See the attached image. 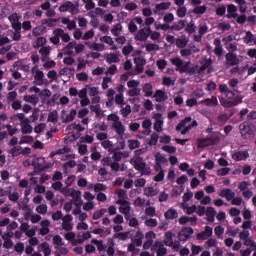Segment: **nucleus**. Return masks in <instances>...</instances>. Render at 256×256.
I'll use <instances>...</instances> for the list:
<instances>
[{
    "label": "nucleus",
    "mask_w": 256,
    "mask_h": 256,
    "mask_svg": "<svg viewBox=\"0 0 256 256\" xmlns=\"http://www.w3.org/2000/svg\"><path fill=\"white\" fill-rule=\"evenodd\" d=\"M53 243H54V245H57L58 247H63L65 245L63 243V238L60 235H55L53 237Z\"/></svg>",
    "instance_id": "obj_51"
},
{
    "label": "nucleus",
    "mask_w": 256,
    "mask_h": 256,
    "mask_svg": "<svg viewBox=\"0 0 256 256\" xmlns=\"http://www.w3.org/2000/svg\"><path fill=\"white\" fill-rule=\"evenodd\" d=\"M59 19L57 18H50L42 20V25H47V27H55L57 25Z\"/></svg>",
    "instance_id": "obj_32"
},
{
    "label": "nucleus",
    "mask_w": 256,
    "mask_h": 256,
    "mask_svg": "<svg viewBox=\"0 0 256 256\" xmlns=\"http://www.w3.org/2000/svg\"><path fill=\"white\" fill-rule=\"evenodd\" d=\"M133 165L136 171H145V167H147V163L143 162L142 158L134 160Z\"/></svg>",
    "instance_id": "obj_20"
},
{
    "label": "nucleus",
    "mask_w": 256,
    "mask_h": 256,
    "mask_svg": "<svg viewBox=\"0 0 256 256\" xmlns=\"http://www.w3.org/2000/svg\"><path fill=\"white\" fill-rule=\"evenodd\" d=\"M147 183V180L144 178H139L134 181L135 187H143Z\"/></svg>",
    "instance_id": "obj_64"
},
{
    "label": "nucleus",
    "mask_w": 256,
    "mask_h": 256,
    "mask_svg": "<svg viewBox=\"0 0 256 256\" xmlns=\"http://www.w3.org/2000/svg\"><path fill=\"white\" fill-rule=\"evenodd\" d=\"M107 63L111 65V63H119L120 59L119 56L115 53H111L107 58H106Z\"/></svg>",
    "instance_id": "obj_36"
},
{
    "label": "nucleus",
    "mask_w": 256,
    "mask_h": 256,
    "mask_svg": "<svg viewBox=\"0 0 256 256\" xmlns=\"http://www.w3.org/2000/svg\"><path fill=\"white\" fill-rule=\"evenodd\" d=\"M24 101H27L28 103H31L32 105H37L39 103V97L35 95L25 96Z\"/></svg>",
    "instance_id": "obj_39"
},
{
    "label": "nucleus",
    "mask_w": 256,
    "mask_h": 256,
    "mask_svg": "<svg viewBox=\"0 0 256 256\" xmlns=\"http://www.w3.org/2000/svg\"><path fill=\"white\" fill-rule=\"evenodd\" d=\"M159 141V134L153 133L150 137V140L148 142V145H157V142Z\"/></svg>",
    "instance_id": "obj_59"
},
{
    "label": "nucleus",
    "mask_w": 256,
    "mask_h": 256,
    "mask_svg": "<svg viewBox=\"0 0 256 256\" xmlns=\"http://www.w3.org/2000/svg\"><path fill=\"white\" fill-rule=\"evenodd\" d=\"M73 73H75V68L65 67L59 71V75H66L68 77H70V75H73Z\"/></svg>",
    "instance_id": "obj_38"
},
{
    "label": "nucleus",
    "mask_w": 256,
    "mask_h": 256,
    "mask_svg": "<svg viewBox=\"0 0 256 256\" xmlns=\"http://www.w3.org/2000/svg\"><path fill=\"white\" fill-rule=\"evenodd\" d=\"M213 235V228L211 226H206L205 231H202L197 234L196 239L198 241H205L208 237Z\"/></svg>",
    "instance_id": "obj_11"
},
{
    "label": "nucleus",
    "mask_w": 256,
    "mask_h": 256,
    "mask_svg": "<svg viewBox=\"0 0 256 256\" xmlns=\"http://www.w3.org/2000/svg\"><path fill=\"white\" fill-rule=\"evenodd\" d=\"M164 217L165 219L172 221L173 219H177L179 217V213L174 208H170L164 213Z\"/></svg>",
    "instance_id": "obj_18"
},
{
    "label": "nucleus",
    "mask_w": 256,
    "mask_h": 256,
    "mask_svg": "<svg viewBox=\"0 0 256 256\" xmlns=\"http://www.w3.org/2000/svg\"><path fill=\"white\" fill-rule=\"evenodd\" d=\"M68 11L72 15H77V13H79V2H76V4H74L73 2L68 1Z\"/></svg>",
    "instance_id": "obj_22"
},
{
    "label": "nucleus",
    "mask_w": 256,
    "mask_h": 256,
    "mask_svg": "<svg viewBox=\"0 0 256 256\" xmlns=\"http://www.w3.org/2000/svg\"><path fill=\"white\" fill-rule=\"evenodd\" d=\"M225 59H226V65H229V67H235V65H239V58H237V54L228 52L225 55Z\"/></svg>",
    "instance_id": "obj_10"
},
{
    "label": "nucleus",
    "mask_w": 256,
    "mask_h": 256,
    "mask_svg": "<svg viewBox=\"0 0 256 256\" xmlns=\"http://www.w3.org/2000/svg\"><path fill=\"white\" fill-rule=\"evenodd\" d=\"M95 193H99V191H107V186L105 184L97 183L93 186Z\"/></svg>",
    "instance_id": "obj_54"
},
{
    "label": "nucleus",
    "mask_w": 256,
    "mask_h": 256,
    "mask_svg": "<svg viewBox=\"0 0 256 256\" xmlns=\"http://www.w3.org/2000/svg\"><path fill=\"white\" fill-rule=\"evenodd\" d=\"M155 159L157 166L160 167V169L161 165H165V163H167V158H165V156L161 155L159 152L155 154Z\"/></svg>",
    "instance_id": "obj_26"
},
{
    "label": "nucleus",
    "mask_w": 256,
    "mask_h": 256,
    "mask_svg": "<svg viewBox=\"0 0 256 256\" xmlns=\"http://www.w3.org/2000/svg\"><path fill=\"white\" fill-rule=\"evenodd\" d=\"M122 53L125 57H129V55H131V53H133V46H131V45L124 46L122 49Z\"/></svg>",
    "instance_id": "obj_58"
},
{
    "label": "nucleus",
    "mask_w": 256,
    "mask_h": 256,
    "mask_svg": "<svg viewBox=\"0 0 256 256\" xmlns=\"http://www.w3.org/2000/svg\"><path fill=\"white\" fill-rule=\"evenodd\" d=\"M229 171H231V168H227V167L220 168L217 170V175L219 177H225V175H229Z\"/></svg>",
    "instance_id": "obj_56"
},
{
    "label": "nucleus",
    "mask_w": 256,
    "mask_h": 256,
    "mask_svg": "<svg viewBox=\"0 0 256 256\" xmlns=\"http://www.w3.org/2000/svg\"><path fill=\"white\" fill-rule=\"evenodd\" d=\"M45 163H47V160H45V157H37L32 161V167L38 169V171H45Z\"/></svg>",
    "instance_id": "obj_7"
},
{
    "label": "nucleus",
    "mask_w": 256,
    "mask_h": 256,
    "mask_svg": "<svg viewBox=\"0 0 256 256\" xmlns=\"http://www.w3.org/2000/svg\"><path fill=\"white\" fill-rule=\"evenodd\" d=\"M40 249L43 252L44 256L51 255V247L49 246V243H47V242L41 243Z\"/></svg>",
    "instance_id": "obj_28"
},
{
    "label": "nucleus",
    "mask_w": 256,
    "mask_h": 256,
    "mask_svg": "<svg viewBox=\"0 0 256 256\" xmlns=\"http://www.w3.org/2000/svg\"><path fill=\"white\" fill-rule=\"evenodd\" d=\"M182 199L184 203H187V201H191L193 199V192L190 189H187V192L184 193Z\"/></svg>",
    "instance_id": "obj_55"
},
{
    "label": "nucleus",
    "mask_w": 256,
    "mask_h": 256,
    "mask_svg": "<svg viewBox=\"0 0 256 256\" xmlns=\"http://www.w3.org/2000/svg\"><path fill=\"white\" fill-rule=\"evenodd\" d=\"M162 150L165 151L166 153L173 154L177 152V147L165 145L162 147Z\"/></svg>",
    "instance_id": "obj_60"
},
{
    "label": "nucleus",
    "mask_w": 256,
    "mask_h": 256,
    "mask_svg": "<svg viewBox=\"0 0 256 256\" xmlns=\"http://www.w3.org/2000/svg\"><path fill=\"white\" fill-rule=\"evenodd\" d=\"M165 179V171L161 170L158 174H156L153 178V181L156 183H161Z\"/></svg>",
    "instance_id": "obj_48"
},
{
    "label": "nucleus",
    "mask_w": 256,
    "mask_h": 256,
    "mask_svg": "<svg viewBox=\"0 0 256 256\" xmlns=\"http://www.w3.org/2000/svg\"><path fill=\"white\" fill-rule=\"evenodd\" d=\"M253 41H255V35H253L251 31H247L244 38V43H246V45H249L250 43H253Z\"/></svg>",
    "instance_id": "obj_42"
},
{
    "label": "nucleus",
    "mask_w": 256,
    "mask_h": 256,
    "mask_svg": "<svg viewBox=\"0 0 256 256\" xmlns=\"http://www.w3.org/2000/svg\"><path fill=\"white\" fill-rule=\"evenodd\" d=\"M154 131H157V133H161L163 131V120L157 119L154 123Z\"/></svg>",
    "instance_id": "obj_47"
},
{
    "label": "nucleus",
    "mask_w": 256,
    "mask_h": 256,
    "mask_svg": "<svg viewBox=\"0 0 256 256\" xmlns=\"http://www.w3.org/2000/svg\"><path fill=\"white\" fill-rule=\"evenodd\" d=\"M141 145V142L139 140H128V147L130 151H133V149L139 148Z\"/></svg>",
    "instance_id": "obj_45"
},
{
    "label": "nucleus",
    "mask_w": 256,
    "mask_h": 256,
    "mask_svg": "<svg viewBox=\"0 0 256 256\" xmlns=\"http://www.w3.org/2000/svg\"><path fill=\"white\" fill-rule=\"evenodd\" d=\"M120 113L123 117H129V115H131V105H126L120 110Z\"/></svg>",
    "instance_id": "obj_50"
},
{
    "label": "nucleus",
    "mask_w": 256,
    "mask_h": 256,
    "mask_svg": "<svg viewBox=\"0 0 256 256\" xmlns=\"http://www.w3.org/2000/svg\"><path fill=\"white\" fill-rule=\"evenodd\" d=\"M108 241H109V243H111V246H109L106 250L107 255L108 256H114L115 255V248H113V247H115V241H113L112 238H110Z\"/></svg>",
    "instance_id": "obj_44"
},
{
    "label": "nucleus",
    "mask_w": 256,
    "mask_h": 256,
    "mask_svg": "<svg viewBox=\"0 0 256 256\" xmlns=\"http://www.w3.org/2000/svg\"><path fill=\"white\" fill-rule=\"evenodd\" d=\"M211 65H213V60H211V58L205 59L202 65L200 66L198 73H203V71H207V69H209Z\"/></svg>",
    "instance_id": "obj_23"
},
{
    "label": "nucleus",
    "mask_w": 256,
    "mask_h": 256,
    "mask_svg": "<svg viewBox=\"0 0 256 256\" xmlns=\"http://www.w3.org/2000/svg\"><path fill=\"white\" fill-rule=\"evenodd\" d=\"M195 233V230H193L191 227H182L181 231L178 234L180 241H187L188 239H191V235Z\"/></svg>",
    "instance_id": "obj_6"
},
{
    "label": "nucleus",
    "mask_w": 256,
    "mask_h": 256,
    "mask_svg": "<svg viewBox=\"0 0 256 256\" xmlns=\"http://www.w3.org/2000/svg\"><path fill=\"white\" fill-rule=\"evenodd\" d=\"M43 77H45V74L41 70H37L34 79L36 81V85H43Z\"/></svg>",
    "instance_id": "obj_25"
},
{
    "label": "nucleus",
    "mask_w": 256,
    "mask_h": 256,
    "mask_svg": "<svg viewBox=\"0 0 256 256\" xmlns=\"http://www.w3.org/2000/svg\"><path fill=\"white\" fill-rule=\"evenodd\" d=\"M90 49L93 51H105V44H99L97 42H94L91 44Z\"/></svg>",
    "instance_id": "obj_46"
},
{
    "label": "nucleus",
    "mask_w": 256,
    "mask_h": 256,
    "mask_svg": "<svg viewBox=\"0 0 256 256\" xmlns=\"http://www.w3.org/2000/svg\"><path fill=\"white\" fill-rule=\"evenodd\" d=\"M143 92L145 93V97H151L153 95V85L146 83L143 86Z\"/></svg>",
    "instance_id": "obj_30"
},
{
    "label": "nucleus",
    "mask_w": 256,
    "mask_h": 256,
    "mask_svg": "<svg viewBox=\"0 0 256 256\" xmlns=\"http://www.w3.org/2000/svg\"><path fill=\"white\" fill-rule=\"evenodd\" d=\"M101 164L104 166V167H111V165L113 164V158L107 156V157H104L102 160H101Z\"/></svg>",
    "instance_id": "obj_52"
},
{
    "label": "nucleus",
    "mask_w": 256,
    "mask_h": 256,
    "mask_svg": "<svg viewBox=\"0 0 256 256\" xmlns=\"http://www.w3.org/2000/svg\"><path fill=\"white\" fill-rule=\"evenodd\" d=\"M30 123H31V120L29 118H25L24 121L20 122L21 131L23 135L33 133V126H31Z\"/></svg>",
    "instance_id": "obj_9"
},
{
    "label": "nucleus",
    "mask_w": 256,
    "mask_h": 256,
    "mask_svg": "<svg viewBox=\"0 0 256 256\" xmlns=\"http://www.w3.org/2000/svg\"><path fill=\"white\" fill-rule=\"evenodd\" d=\"M197 27L195 26V21L191 20L185 28L186 33H189L190 35H193L195 33Z\"/></svg>",
    "instance_id": "obj_31"
},
{
    "label": "nucleus",
    "mask_w": 256,
    "mask_h": 256,
    "mask_svg": "<svg viewBox=\"0 0 256 256\" xmlns=\"http://www.w3.org/2000/svg\"><path fill=\"white\" fill-rule=\"evenodd\" d=\"M150 35H151V27L141 28L135 35L134 39L135 41L143 42L146 39H149Z\"/></svg>",
    "instance_id": "obj_5"
},
{
    "label": "nucleus",
    "mask_w": 256,
    "mask_h": 256,
    "mask_svg": "<svg viewBox=\"0 0 256 256\" xmlns=\"http://www.w3.org/2000/svg\"><path fill=\"white\" fill-rule=\"evenodd\" d=\"M186 45H189V37L186 35H181L176 39V47L178 49H185Z\"/></svg>",
    "instance_id": "obj_14"
},
{
    "label": "nucleus",
    "mask_w": 256,
    "mask_h": 256,
    "mask_svg": "<svg viewBox=\"0 0 256 256\" xmlns=\"http://www.w3.org/2000/svg\"><path fill=\"white\" fill-rule=\"evenodd\" d=\"M12 157H17V155H21V146H14L9 151Z\"/></svg>",
    "instance_id": "obj_49"
},
{
    "label": "nucleus",
    "mask_w": 256,
    "mask_h": 256,
    "mask_svg": "<svg viewBox=\"0 0 256 256\" xmlns=\"http://www.w3.org/2000/svg\"><path fill=\"white\" fill-rule=\"evenodd\" d=\"M154 98L156 103H163L167 101V99H169V96H167V94L163 90H156Z\"/></svg>",
    "instance_id": "obj_15"
},
{
    "label": "nucleus",
    "mask_w": 256,
    "mask_h": 256,
    "mask_svg": "<svg viewBox=\"0 0 256 256\" xmlns=\"http://www.w3.org/2000/svg\"><path fill=\"white\" fill-rule=\"evenodd\" d=\"M241 103V99L237 100H227L225 98H220V105L225 108L237 107Z\"/></svg>",
    "instance_id": "obj_12"
},
{
    "label": "nucleus",
    "mask_w": 256,
    "mask_h": 256,
    "mask_svg": "<svg viewBox=\"0 0 256 256\" xmlns=\"http://www.w3.org/2000/svg\"><path fill=\"white\" fill-rule=\"evenodd\" d=\"M90 110L96 114V117H103V111H101L100 105H91Z\"/></svg>",
    "instance_id": "obj_40"
},
{
    "label": "nucleus",
    "mask_w": 256,
    "mask_h": 256,
    "mask_svg": "<svg viewBox=\"0 0 256 256\" xmlns=\"http://www.w3.org/2000/svg\"><path fill=\"white\" fill-rule=\"evenodd\" d=\"M77 117V110L72 109L70 113L66 116V119L63 120V123H71Z\"/></svg>",
    "instance_id": "obj_33"
},
{
    "label": "nucleus",
    "mask_w": 256,
    "mask_h": 256,
    "mask_svg": "<svg viewBox=\"0 0 256 256\" xmlns=\"http://www.w3.org/2000/svg\"><path fill=\"white\" fill-rule=\"evenodd\" d=\"M113 129H115L117 135L125 134V126H123V122H114L112 124Z\"/></svg>",
    "instance_id": "obj_21"
},
{
    "label": "nucleus",
    "mask_w": 256,
    "mask_h": 256,
    "mask_svg": "<svg viewBox=\"0 0 256 256\" xmlns=\"http://www.w3.org/2000/svg\"><path fill=\"white\" fill-rule=\"evenodd\" d=\"M61 193H63L66 197H72L74 201L77 203L76 205L81 206L83 205V199H81V191L79 190H72V192L69 194V189H62Z\"/></svg>",
    "instance_id": "obj_4"
},
{
    "label": "nucleus",
    "mask_w": 256,
    "mask_h": 256,
    "mask_svg": "<svg viewBox=\"0 0 256 256\" xmlns=\"http://www.w3.org/2000/svg\"><path fill=\"white\" fill-rule=\"evenodd\" d=\"M145 225L147 227H157V219L155 218H150V219H147L145 221Z\"/></svg>",
    "instance_id": "obj_63"
},
{
    "label": "nucleus",
    "mask_w": 256,
    "mask_h": 256,
    "mask_svg": "<svg viewBox=\"0 0 256 256\" xmlns=\"http://www.w3.org/2000/svg\"><path fill=\"white\" fill-rule=\"evenodd\" d=\"M36 211L41 215H45L47 213V204H41L37 206Z\"/></svg>",
    "instance_id": "obj_62"
},
{
    "label": "nucleus",
    "mask_w": 256,
    "mask_h": 256,
    "mask_svg": "<svg viewBox=\"0 0 256 256\" xmlns=\"http://www.w3.org/2000/svg\"><path fill=\"white\" fill-rule=\"evenodd\" d=\"M171 7V2H162L156 5L158 11H167Z\"/></svg>",
    "instance_id": "obj_43"
},
{
    "label": "nucleus",
    "mask_w": 256,
    "mask_h": 256,
    "mask_svg": "<svg viewBox=\"0 0 256 256\" xmlns=\"http://www.w3.org/2000/svg\"><path fill=\"white\" fill-rule=\"evenodd\" d=\"M219 92L223 93L226 97H229V99H231V97H234L235 95V92H233V90H229V86H227V84H220Z\"/></svg>",
    "instance_id": "obj_16"
},
{
    "label": "nucleus",
    "mask_w": 256,
    "mask_h": 256,
    "mask_svg": "<svg viewBox=\"0 0 256 256\" xmlns=\"http://www.w3.org/2000/svg\"><path fill=\"white\" fill-rule=\"evenodd\" d=\"M156 65L160 71H163V69L167 67V60L165 59L157 60Z\"/></svg>",
    "instance_id": "obj_61"
},
{
    "label": "nucleus",
    "mask_w": 256,
    "mask_h": 256,
    "mask_svg": "<svg viewBox=\"0 0 256 256\" xmlns=\"http://www.w3.org/2000/svg\"><path fill=\"white\" fill-rule=\"evenodd\" d=\"M215 208L213 207H208L206 210V221H209L210 223L215 222V215H216Z\"/></svg>",
    "instance_id": "obj_19"
},
{
    "label": "nucleus",
    "mask_w": 256,
    "mask_h": 256,
    "mask_svg": "<svg viewBox=\"0 0 256 256\" xmlns=\"http://www.w3.org/2000/svg\"><path fill=\"white\" fill-rule=\"evenodd\" d=\"M233 161L239 162V161H245L247 159H249V151L245 150V151H237L232 153L231 155Z\"/></svg>",
    "instance_id": "obj_8"
},
{
    "label": "nucleus",
    "mask_w": 256,
    "mask_h": 256,
    "mask_svg": "<svg viewBox=\"0 0 256 256\" xmlns=\"http://www.w3.org/2000/svg\"><path fill=\"white\" fill-rule=\"evenodd\" d=\"M177 17H185L187 15V7L185 6H180L176 12Z\"/></svg>",
    "instance_id": "obj_53"
},
{
    "label": "nucleus",
    "mask_w": 256,
    "mask_h": 256,
    "mask_svg": "<svg viewBox=\"0 0 256 256\" xmlns=\"http://www.w3.org/2000/svg\"><path fill=\"white\" fill-rule=\"evenodd\" d=\"M165 239L166 240L164 241V245L167 247H173V232H166Z\"/></svg>",
    "instance_id": "obj_27"
},
{
    "label": "nucleus",
    "mask_w": 256,
    "mask_h": 256,
    "mask_svg": "<svg viewBox=\"0 0 256 256\" xmlns=\"http://www.w3.org/2000/svg\"><path fill=\"white\" fill-rule=\"evenodd\" d=\"M227 13V19H237V17H239V14H237V6L234 4H229L227 6Z\"/></svg>",
    "instance_id": "obj_13"
},
{
    "label": "nucleus",
    "mask_w": 256,
    "mask_h": 256,
    "mask_svg": "<svg viewBox=\"0 0 256 256\" xmlns=\"http://www.w3.org/2000/svg\"><path fill=\"white\" fill-rule=\"evenodd\" d=\"M59 119V115L57 114V111H52L48 114V123H57Z\"/></svg>",
    "instance_id": "obj_34"
},
{
    "label": "nucleus",
    "mask_w": 256,
    "mask_h": 256,
    "mask_svg": "<svg viewBox=\"0 0 256 256\" xmlns=\"http://www.w3.org/2000/svg\"><path fill=\"white\" fill-rule=\"evenodd\" d=\"M239 131L243 139H250L251 135H255V126L249 125L248 122H243L239 125Z\"/></svg>",
    "instance_id": "obj_3"
},
{
    "label": "nucleus",
    "mask_w": 256,
    "mask_h": 256,
    "mask_svg": "<svg viewBox=\"0 0 256 256\" xmlns=\"http://www.w3.org/2000/svg\"><path fill=\"white\" fill-rule=\"evenodd\" d=\"M221 137L217 134H212L211 136H207L206 138H202L198 140V149H205V147H211L212 145H217L220 143Z\"/></svg>",
    "instance_id": "obj_2"
},
{
    "label": "nucleus",
    "mask_w": 256,
    "mask_h": 256,
    "mask_svg": "<svg viewBox=\"0 0 256 256\" xmlns=\"http://www.w3.org/2000/svg\"><path fill=\"white\" fill-rule=\"evenodd\" d=\"M46 127H47L46 123H40V124L35 126L34 132L37 133V134L43 133V131H45Z\"/></svg>",
    "instance_id": "obj_57"
},
{
    "label": "nucleus",
    "mask_w": 256,
    "mask_h": 256,
    "mask_svg": "<svg viewBox=\"0 0 256 256\" xmlns=\"http://www.w3.org/2000/svg\"><path fill=\"white\" fill-rule=\"evenodd\" d=\"M202 103L207 107H217L219 105V101L217 100V96H212L211 98H206L202 100Z\"/></svg>",
    "instance_id": "obj_17"
},
{
    "label": "nucleus",
    "mask_w": 256,
    "mask_h": 256,
    "mask_svg": "<svg viewBox=\"0 0 256 256\" xmlns=\"http://www.w3.org/2000/svg\"><path fill=\"white\" fill-rule=\"evenodd\" d=\"M192 13H194V15H204V13H207V6H195Z\"/></svg>",
    "instance_id": "obj_29"
},
{
    "label": "nucleus",
    "mask_w": 256,
    "mask_h": 256,
    "mask_svg": "<svg viewBox=\"0 0 256 256\" xmlns=\"http://www.w3.org/2000/svg\"><path fill=\"white\" fill-rule=\"evenodd\" d=\"M144 195H146V197H155V195H157V190L153 187H146L144 188Z\"/></svg>",
    "instance_id": "obj_37"
},
{
    "label": "nucleus",
    "mask_w": 256,
    "mask_h": 256,
    "mask_svg": "<svg viewBox=\"0 0 256 256\" xmlns=\"http://www.w3.org/2000/svg\"><path fill=\"white\" fill-rule=\"evenodd\" d=\"M120 31H123V26L121 25V23L115 24L111 29V33L112 35H114V37H119Z\"/></svg>",
    "instance_id": "obj_35"
},
{
    "label": "nucleus",
    "mask_w": 256,
    "mask_h": 256,
    "mask_svg": "<svg viewBox=\"0 0 256 256\" xmlns=\"http://www.w3.org/2000/svg\"><path fill=\"white\" fill-rule=\"evenodd\" d=\"M170 63L174 65L175 71L183 75V73H186L187 75H195L197 73V68L198 66H192L191 67V61H186L184 62L181 58L176 57V58H171Z\"/></svg>",
    "instance_id": "obj_1"
},
{
    "label": "nucleus",
    "mask_w": 256,
    "mask_h": 256,
    "mask_svg": "<svg viewBox=\"0 0 256 256\" xmlns=\"http://www.w3.org/2000/svg\"><path fill=\"white\" fill-rule=\"evenodd\" d=\"M46 43H47V39L45 37H39L34 42V48L39 49V47H43V45Z\"/></svg>",
    "instance_id": "obj_41"
},
{
    "label": "nucleus",
    "mask_w": 256,
    "mask_h": 256,
    "mask_svg": "<svg viewBox=\"0 0 256 256\" xmlns=\"http://www.w3.org/2000/svg\"><path fill=\"white\" fill-rule=\"evenodd\" d=\"M183 29H185V21L184 20H180L178 22H175L171 26V31H183Z\"/></svg>",
    "instance_id": "obj_24"
}]
</instances>
